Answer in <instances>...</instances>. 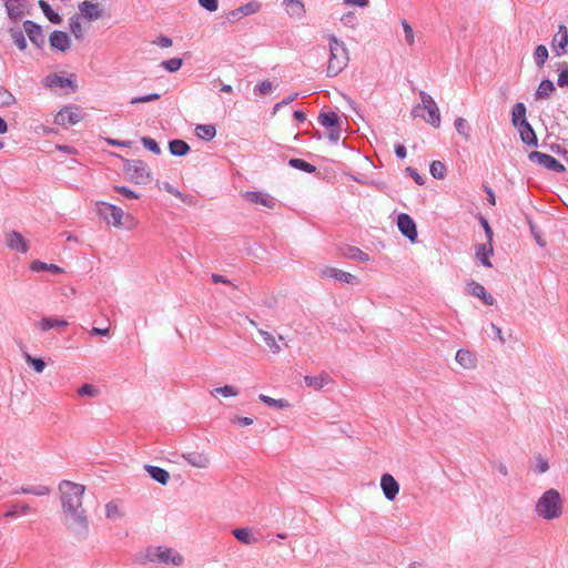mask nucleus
<instances>
[{
	"label": "nucleus",
	"mask_w": 568,
	"mask_h": 568,
	"mask_svg": "<svg viewBox=\"0 0 568 568\" xmlns=\"http://www.w3.org/2000/svg\"><path fill=\"white\" fill-rule=\"evenodd\" d=\"M62 521L77 538H84L89 531V519L82 505L85 487L69 480L59 485Z\"/></svg>",
	"instance_id": "obj_1"
},
{
	"label": "nucleus",
	"mask_w": 568,
	"mask_h": 568,
	"mask_svg": "<svg viewBox=\"0 0 568 568\" xmlns=\"http://www.w3.org/2000/svg\"><path fill=\"white\" fill-rule=\"evenodd\" d=\"M562 513L564 498L555 488L546 490L536 501L535 514L545 520L558 519Z\"/></svg>",
	"instance_id": "obj_2"
},
{
	"label": "nucleus",
	"mask_w": 568,
	"mask_h": 568,
	"mask_svg": "<svg viewBox=\"0 0 568 568\" xmlns=\"http://www.w3.org/2000/svg\"><path fill=\"white\" fill-rule=\"evenodd\" d=\"M329 57L327 61L326 74L336 77L348 64L349 52L344 41L337 39L334 34L327 36Z\"/></svg>",
	"instance_id": "obj_3"
},
{
	"label": "nucleus",
	"mask_w": 568,
	"mask_h": 568,
	"mask_svg": "<svg viewBox=\"0 0 568 568\" xmlns=\"http://www.w3.org/2000/svg\"><path fill=\"white\" fill-rule=\"evenodd\" d=\"M97 205L99 215L114 227L131 230L138 225L136 220L119 206L103 201L98 202Z\"/></svg>",
	"instance_id": "obj_4"
},
{
	"label": "nucleus",
	"mask_w": 568,
	"mask_h": 568,
	"mask_svg": "<svg viewBox=\"0 0 568 568\" xmlns=\"http://www.w3.org/2000/svg\"><path fill=\"white\" fill-rule=\"evenodd\" d=\"M146 559L151 562H161L165 565L180 566L183 562V556L172 548L153 547L146 550Z\"/></svg>",
	"instance_id": "obj_5"
},
{
	"label": "nucleus",
	"mask_w": 568,
	"mask_h": 568,
	"mask_svg": "<svg viewBox=\"0 0 568 568\" xmlns=\"http://www.w3.org/2000/svg\"><path fill=\"white\" fill-rule=\"evenodd\" d=\"M83 119L79 106L70 105L62 108L54 118V123L63 128L78 124Z\"/></svg>",
	"instance_id": "obj_6"
},
{
	"label": "nucleus",
	"mask_w": 568,
	"mask_h": 568,
	"mask_svg": "<svg viewBox=\"0 0 568 568\" xmlns=\"http://www.w3.org/2000/svg\"><path fill=\"white\" fill-rule=\"evenodd\" d=\"M125 171L131 176V180L138 184L151 181L150 168L142 161L129 162L125 166Z\"/></svg>",
	"instance_id": "obj_7"
},
{
	"label": "nucleus",
	"mask_w": 568,
	"mask_h": 568,
	"mask_svg": "<svg viewBox=\"0 0 568 568\" xmlns=\"http://www.w3.org/2000/svg\"><path fill=\"white\" fill-rule=\"evenodd\" d=\"M420 108H423L428 114L425 120L434 128H439L442 121L439 109L430 95L423 94L422 105H419L416 110Z\"/></svg>",
	"instance_id": "obj_8"
},
{
	"label": "nucleus",
	"mask_w": 568,
	"mask_h": 568,
	"mask_svg": "<svg viewBox=\"0 0 568 568\" xmlns=\"http://www.w3.org/2000/svg\"><path fill=\"white\" fill-rule=\"evenodd\" d=\"M529 160L538 163L539 165L545 166L548 170L555 171V172L561 173V172H565V170H566L565 165L561 164L554 156L538 152V151H532L529 154Z\"/></svg>",
	"instance_id": "obj_9"
},
{
	"label": "nucleus",
	"mask_w": 568,
	"mask_h": 568,
	"mask_svg": "<svg viewBox=\"0 0 568 568\" xmlns=\"http://www.w3.org/2000/svg\"><path fill=\"white\" fill-rule=\"evenodd\" d=\"M318 276L322 278H333L345 284H353L357 280L354 274L333 266L322 267L318 272Z\"/></svg>",
	"instance_id": "obj_10"
},
{
	"label": "nucleus",
	"mask_w": 568,
	"mask_h": 568,
	"mask_svg": "<svg viewBox=\"0 0 568 568\" xmlns=\"http://www.w3.org/2000/svg\"><path fill=\"white\" fill-rule=\"evenodd\" d=\"M78 9L81 17L89 21L102 19L104 16V10L102 6L98 2L94 3L90 0H84L80 2Z\"/></svg>",
	"instance_id": "obj_11"
},
{
	"label": "nucleus",
	"mask_w": 568,
	"mask_h": 568,
	"mask_svg": "<svg viewBox=\"0 0 568 568\" xmlns=\"http://www.w3.org/2000/svg\"><path fill=\"white\" fill-rule=\"evenodd\" d=\"M397 226H398L399 231L407 239H409L413 242L416 240V237H417L416 224L409 215H407L405 213L399 214L398 219H397Z\"/></svg>",
	"instance_id": "obj_12"
},
{
	"label": "nucleus",
	"mask_w": 568,
	"mask_h": 568,
	"mask_svg": "<svg viewBox=\"0 0 568 568\" xmlns=\"http://www.w3.org/2000/svg\"><path fill=\"white\" fill-rule=\"evenodd\" d=\"M382 490L388 500H394L399 493V485L390 474H384L381 478Z\"/></svg>",
	"instance_id": "obj_13"
},
{
	"label": "nucleus",
	"mask_w": 568,
	"mask_h": 568,
	"mask_svg": "<svg viewBox=\"0 0 568 568\" xmlns=\"http://www.w3.org/2000/svg\"><path fill=\"white\" fill-rule=\"evenodd\" d=\"M567 45L568 30L564 24H560L558 32L552 38L551 48L557 53V55H561L565 53Z\"/></svg>",
	"instance_id": "obj_14"
},
{
	"label": "nucleus",
	"mask_w": 568,
	"mask_h": 568,
	"mask_svg": "<svg viewBox=\"0 0 568 568\" xmlns=\"http://www.w3.org/2000/svg\"><path fill=\"white\" fill-rule=\"evenodd\" d=\"M242 196L250 203L262 205L267 209L275 206V201L268 194L262 192H245Z\"/></svg>",
	"instance_id": "obj_15"
},
{
	"label": "nucleus",
	"mask_w": 568,
	"mask_h": 568,
	"mask_svg": "<svg viewBox=\"0 0 568 568\" xmlns=\"http://www.w3.org/2000/svg\"><path fill=\"white\" fill-rule=\"evenodd\" d=\"M467 292L468 294L480 298L483 303L486 305L490 306L494 305L495 303L494 297L489 293H487L486 288L475 281H471L467 284Z\"/></svg>",
	"instance_id": "obj_16"
},
{
	"label": "nucleus",
	"mask_w": 568,
	"mask_h": 568,
	"mask_svg": "<svg viewBox=\"0 0 568 568\" xmlns=\"http://www.w3.org/2000/svg\"><path fill=\"white\" fill-rule=\"evenodd\" d=\"M43 83H44L45 87H48L50 89L71 88L72 90H74L77 88V85H75V83H74V81L72 79L64 78V77H61V75H58V74H50V75L45 77Z\"/></svg>",
	"instance_id": "obj_17"
},
{
	"label": "nucleus",
	"mask_w": 568,
	"mask_h": 568,
	"mask_svg": "<svg viewBox=\"0 0 568 568\" xmlns=\"http://www.w3.org/2000/svg\"><path fill=\"white\" fill-rule=\"evenodd\" d=\"M183 458L193 467L196 468H207L211 463V458L207 454L204 453H197V452H191L183 455Z\"/></svg>",
	"instance_id": "obj_18"
},
{
	"label": "nucleus",
	"mask_w": 568,
	"mask_h": 568,
	"mask_svg": "<svg viewBox=\"0 0 568 568\" xmlns=\"http://www.w3.org/2000/svg\"><path fill=\"white\" fill-rule=\"evenodd\" d=\"M50 45L53 49L60 50V51H67L70 45L71 41L69 36L65 32L62 31H53L49 38Z\"/></svg>",
	"instance_id": "obj_19"
},
{
	"label": "nucleus",
	"mask_w": 568,
	"mask_h": 568,
	"mask_svg": "<svg viewBox=\"0 0 568 568\" xmlns=\"http://www.w3.org/2000/svg\"><path fill=\"white\" fill-rule=\"evenodd\" d=\"M24 31L28 34L31 42H33L37 47H40L44 43V34L39 26L31 21L24 22Z\"/></svg>",
	"instance_id": "obj_20"
},
{
	"label": "nucleus",
	"mask_w": 568,
	"mask_h": 568,
	"mask_svg": "<svg viewBox=\"0 0 568 568\" xmlns=\"http://www.w3.org/2000/svg\"><path fill=\"white\" fill-rule=\"evenodd\" d=\"M6 243L8 247L17 250L18 252L26 253L28 251V245L19 232L12 231L8 233L6 236Z\"/></svg>",
	"instance_id": "obj_21"
},
{
	"label": "nucleus",
	"mask_w": 568,
	"mask_h": 568,
	"mask_svg": "<svg viewBox=\"0 0 568 568\" xmlns=\"http://www.w3.org/2000/svg\"><path fill=\"white\" fill-rule=\"evenodd\" d=\"M494 253L493 243L486 242L484 244H480L476 248V257L481 262V264L486 267H493V264L490 262V256Z\"/></svg>",
	"instance_id": "obj_22"
},
{
	"label": "nucleus",
	"mask_w": 568,
	"mask_h": 568,
	"mask_svg": "<svg viewBox=\"0 0 568 568\" xmlns=\"http://www.w3.org/2000/svg\"><path fill=\"white\" fill-rule=\"evenodd\" d=\"M261 9V3L257 2V1H250L239 8H236L235 10H232L230 12V16L233 17V18H241V17H244V16H250V14H254L256 12H258Z\"/></svg>",
	"instance_id": "obj_23"
},
{
	"label": "nucleus",
	"mask_w": 568,
	"mask_h": 568,
	"mask_svg": "<svg viewBox=\"0 0 568 568\" xmlns=\"http://www.w3.org/2000/svg\"><path fill=\"white\" fill-rule=\"evenodd\" d=\"M37 326L39 329L47 332L54 327H67L68 322L65 320L54 318V317H42L38 323Z\"/></svg>",
	"instance_id": "obj_24"
},
{
	"label": "nucleus",
	"mask_w": 568,
	"mask_h": 568,
	"mask_svg": "<svg viewBox=\"0 0 568 568\" xmlns=\"http://www.w3.org/2000/svg\"><path fill=\"white\" fill-rule=\"evenodd\" d=\"M233 536L244 545H253L257 541L251 528H236L232 531Z\"/></svg>",
	"instance_id": "obj_25"
},
{
	"label": "nucleus",
	"mask_w": 568,
	"mask_h": 568,
	"mask_svg": "<svg viewBox=\"0 0 568 568\" xmlns=\"http://www.w3.org/2000/svg\"><path fill=\"white\" fill-rule=\"evenodd\" d=\"M456 361L464 368H474L476 366V357L468 349H459L456 353Z\"/></svg>",
	"instance_id": "obj_26"
},
{
	"label": "nucleus",
	"mask_w": 568,
	"mask_h": 568,
	"mask_svg": "<svg viewBox=\"0 0 568 568\" xmlns=\"http://www.w3.org/2000/svg\"><path fill=\"white\" fill-rule=\"evenodd\" d=\"M521 141L528 145H536L537 144V136L535 134V131L530 126V124L527 122L523 125L517 126Z\"/></svg>",
	"instance_id": "obj_27"
},
{
	"label": "nucleus",
	"mask_w": 568,
	"mask_h": 568,
	"mask_svg": "<svg viewBox=\"0 0 568 568\" xmlns=\"http://www.w3.org/2000/svg\"><path fill=\"white\" fill-rule=\"evenodd\" d=\"M318 122L326 129L335 128L341 124V118L333 111L322 112Z\"/></svg>",
	"instance_id": "obj_28"
},
{
	"label": "nucleus",
	"mask_w": 568,
	"mask_h": 568,
	"mask_svg": "<svg viewBox=\"0 0 568 568\" xmlns=\"http://www.w3.org/2000/svg\"><path fill=\"white\" fill-rule=\"evenodd\" d=\"M195 135L199 139L211 141L216 135V129L212 124H199L195 126Z\"/></svg>",
	"instance_id": "obj_29"
},
{
	"label": "nucleus",
	"mask_w": 568,
	"mask_h": 568,
	"mask_svg": "<svg viewBox=\"0 0 568 568\" xmlns=\"http://www.w3.org/2000/svg\"><path fill=\"white\" fill-rule=\"evenodd\" d=\"M145 469L154 480H156L158 483H160L162 485H165L170 479L169 473L161 467L146 466Z\"/></svg>",
	"instance_id": "obj_30"
},
{
	"label": "nucleus",
	"mask_w": 568,
	"mask_h": 568,
	"mask_svg": "<svg viewBox=\"0 0 568 568\" xmlns=\"http://www.w3.org/2000/svg\"><path fill=\"white\" fill-rule=\"evenodd\" d=\"M513 124L517 128L527 123L526 121V106L524 103L518 102L513 108Z\"/></svg>",
	"instance_id": "obj_31"
},
{
	"label": "nucleus",
	"mask_w": 568,
	"mask_h": 568,
	"mask_svg": "<svg viewBox=\"0 0 568 568\" xmlns=\"http://www.w3.org/2000/svg\"><path fill=\"white\" fill-rule=\"evenodd\" d=\"M283 4L291 17H301L304 13V4L301 0H284Z\"/></svg>",
	"instance_id": "obj_32"
},
{
	"label": "nucleus",
	"mask_w": 568,
	"mask_h": 568,
	"mask_svg": "<svg viewBox=\"0 0 568 568\" xmlns=\"http://www.w3.org/2000/svg\"><path fill=\"white\" fill-rule=\"evenodd\" d=\"M171 154L175 156L185 155L190 151L189 144L183 140H173L169 143Z\"/></svg>",
	"instance_id": "obj_33"
},
{
	"label": "nucleus",
	"mask_w": 568,
	"mask_h": 568,
	"mask_svg": "<svg viewBox=\"0 0 568 568\" xmlns=\"http://www.w3.org/2000/svg\"><path fill=\"white\" fill-rule=\"evenodd\" d=\"M6 8L11 18H20L23 12L22 0H6Z\"/></svg>",
	"instance_id": "obj_34"
},
{
	"label": "nucleus",
	"mask_w": 568,
	"mask_h": 568,
	"mask_svg": "<svg viewBox=\"0 0 568 568\" xmlns=\"http://www.w3.org/2000/svg\"><path fill=\"white\" fill-rule=\"evenodd\" d=\"M239 388L235 387V386H232V385H225V386H222V387H216V388H213L211 390V395L213 397H219V396H222V397H235L239 395Z\"/></svg>",
	"instance_id": "obj_35"
},
{
	"label": "nucleus",
	"mask_w": 568,
	"mask_h": 568,
	"mask_svg": "<svg viewBox=\"0 0 568 568\" xmlns=\"http://www.w3.org/2000/svg\"><path fill=\"white\" fill-rule=\"evenodd\" d=\"M304 382L308 387L321 389L328 383V376L326 374H320L318 376H305Z\"/></svg>",
	"instance_id": "obj_36"
},
{
	"label": "nucleus",
	"mask_w": 568,
	"mask_h": 568,
	"mask_svg": "<svg viewBox=\"0 0 568 568\" xmlns=\"http://www.w3.org/2000/svg\"><path fill=\"white\" fill-rule=\"evenodd\" d=\"M105 517L108 519H118L123 516L121 505L118 501H109L105 507Z\"/></svg>",
	"instance_id": "obj_37"
},
{
	"label": "nucleus",
	"mask_w": 568,
	"mask_h": 568,
	"mask_svg": "<svg viewBox=\"0 0 568 568\" xmlns=\"http://www.w3.org/2000/svg\"><path fill=\"white\" fill-rule=\"evenodd\" d=\"M258 334L262 336L264 343L268 346L272 353L277 354L281 352V346L278 345L276 338L268 332L258 329Z\"/></svg>",
	"instance_id": "obj_38"
},
{
	"label": "nucleus",
	"mask_w": 568,
	"mask_h": 568,
	"mask_svg": "<svg viewBox=\"0 0 568 568\" xmlns=\"http://www.w3.org/2000/svg\"><path fill=\"white\" fill-rule=\"evenodd\" d=\"M554 83L550 80H544L540 82L536 95L538 99H546L554 92Z\"/></svg>",
	"instance_id": "obj_39"
},
{
	"label": "nucleus",
	"mask_w": 568,
	"mask_h": 568,
	"mask_svg": "<svg viewBox=\"0 0 568 568\" xmlns=\"http://www.w3.org/2000/svg\"><path fill=\"white\" fill-rule=\"evenodd\" d=\"M31 268H32V271H36V272L49 271V272H52V273H55V274L62 273V268L59 267L58 265H55V264H45V263L40 262V261H34L31 264Z\"/></svg>",
	"instance_id": "obj_40"
},
{
	"label": "nucleus",
	"mask_w": 568,
	"mask_h": 568,
	"mask_svg": "<svg viewBox=\"0 0 568 568\" xmlns=\"http://www.w3.org/2000/svg\"><path fill=\"white\" fill-rule=\"evenodd\" d=\"M429 172L435 179H444L446 176V166L442 161H433L430 163Z\"/></svg>",
	"instance_id": "obj_41"
},
{
	"label": "nucleus",
	"mask_w": 568,
	"mask_h": 568,
	"mask_svg": "<svg viewBox=\"0 0 568 568\" xmlns=\"http://www.w3.org/2000/svg\"><path fill=\"white\" fill-rule=\"evenodd\" d=\"M258 398L261 402H263L264 404H266L271 407H276V408L283 409V408H287L290 406V404L284 399H275L267 395L261 394L258 396Z\"/></svg>",
	"instance_id": "obj_42"
},
{
	"label": "nucleus",
	"mask_w": 568,
	"mask_h": 568,
	"mask_svg": "<svg viewBox=\"0 0 568 568\" xmlns=\"http://www.w3.org/2000/svg\"><path fill=\"white\" fill-rule=\"evenodd\" d=\"M288 163L291 166L305 171L307 173H313L316 170L314 165L302 159H291Z\"/></svg>",
	"instance_id": "obj_43"
},
{
	"label": "nucleus",
	"mask_w": 568,
	"mask_h": 568,
	"mask_svg": "<svg viewBox=\"0 0 568 568\" xmlns=\"http://www.w3.org/2000/svg\"><path fill=\"white\" fill-rule=\"evenodd\" d=\"M534 57H535L536 63L539 67H542L545 64L546 60L548 59V50H547V48L545 45H542V44L537 45L536 49H535Z\"/></svg>",
	"instance_id": "obj_44"
},
{
	"label": "nucleus",
	"mask_w": 568,
	"mask_h": 568,
	"mask_svg": "<svg viewBox=\"0 0 568 568\" xmlns=\"http://www.w3.org/2000/svg\"><path fill=\"white\" fill-rule=\"evenodd\" d=\"M455 129L464 138L465 141L469 140V126L465 119L457 118L455 120Z\"/></svg>",
	"instance_id": "obj_45"
},
{
	"label": "nucleus",
	"mask_w": 568,
	"mask_h": 568,
	"mask_svg": "<svg viewBox=\"0 0 568 568\" xmlns=\"http://www.w3.org/2000/svg\"><path fill=\"white\" fill-rule=\"evenodd\" d=\"M39 6L40 8L42 9L43 13L45 14V17L53 23H59L60 22V17L58 13H55L51 7L43 0H40L39 1Z\"/></svg>",
	"instance_id": "obj_46"
},
{
	"label": "nucleus",
	"mask_w": 568,
	"mask_h": 568,
	"mask_svg": "<svg viewBox=\"0 0 568 568\" xmlns=\"http://www.w3.org/2000/svg\"><path fill=\"white\" fill-rule=\"evenodd\" d=\"M26 358V362L37 372V373H42L43 369L45 368V363L43 362L42 358H37V357H32L31 355L29 354H26L24 356Z\"/></svg>",
	"instance_id": "obj_47"
},
{
	"label": "nucleus",
	"mask_w": 568,
	"mask_h": 568,
	"mask_svg": "<svg viewBox=\"0 0 568 568\" xmlns=\"http://www.w3.org/2000/svg\"><path fill=\"white\" fill-rule=\"evenodd\" d=\"M162 67L170 72H175L182 67V59L173 58V59L163 61Z\"/></svg>",
	"instance_id": "obj_48"
},
{
	"label": "nucleus",
	"mask_w": 568,
	"mask_h": 568,
	"mask_svg": "<svg viewBox=\"0 0 568 568\" xmlns=\"http://www.w3.org/2000/svg\"><path fill=\"white\" fill-rule=\"evenodd\" d=\"M70 30L77 39H82L83 28L78 18H72L70 20Z\"/></svg>",
	"instance_id": "obj_49"
},
{
	"label": "nucleus",
	"mask_w": 568,
	"mask_h": 568,
	"mask_svg": "<svg viewBox=\"0 0 568 568\" xmlns=\"http://www.w3.org/2000/svg\"><path fill=\"white\" fill-rule=\"evenodd\" d=\"M16 101L14 97L4 88H0V106H9Z\"/></svg>",
	"instance_id": "obj_50"
},
{
	"label": "nucleus",
	"mask_w": 568,
	"mask_h": 568,
	"mask_svg": "<svg viewBox=\"0 0 568 568\" xmlns=\"http://www.w3.org/2000/svg\"><path fill=\"white\" fill-rule=\"evenodd\" d=\"M402 27H403V30H404V33H405L406 42L409 45H413L415 43V37H414L413 28L410 27V24L406 20L402 21Z\"/></svg>",
	"instance_id": "obj_51"
},
{
	"label": "nucleus",
	"mask_w": 568,
	"mask_h": 568,
	"mask_svg": "<svg viewBox=\"0 0 568 568\" xmlns=\"http://www.w3.org/2000/svg\"><path fill=\"white\" fill-rule=\"evenodd\" d=\"M21 491L23 494H33L37 496H44L50 493V488L47 486H39V487L22 488Z\"/></svg>",
	"instance_id": "obj_52"
},
{
	"label": "nucleus",
	"mask_w": 568,
	"mask_h": 568,
	"mask_svg": "<svg viewBox=\"0 0 568 568\" xmlns=\"http://www.w3.org/2000/svg\"><path fill=\"white\" fill-rule=\"evenodd\" d=\"M160 98H161V94H159V93H151V94H148V95H144V97L133 98L130 101V104L134 105V104H139V103H146V102L159 100Z\"/></svg>",
	"instance_id": "obj_53"
},
{
	"label": "nucleus",
	"mask_w": 568,
	"mask_h": 568,
	"mask_svg": "<svg viewBox=\"0 0 568 568\" xmlns=\"http://www.w3.org/2000/svg\"><path fill=\"white\" fill-rule=\"evenodd\" d=\"M142 143L143 145L150 150L151 152H153L154 154H160L161 153V149L158 144V142L151 138H142Z\"/></svg>",
	"instance_id": "obj_54"
},
{
	"label": "nucleus",
	"mask_w": 568,
	"mask_h": 568,
	"mask_svg": "<svg viewBox=\"0 0 568 568\" xmlns=\"http://www.w3.org/2000/svg\"><path fill=\"white\" fill-rule=\"evenodd\" d=\"M113 189L126 199H139V194L126 186L114 185Z\"/></svg>",
	"instance_id": "obj_55"
},
{
	"label": "nucleus",
	"mask_w": 568,
	"mask_h": 568,
	"mask_svg": "<svg viewBox=\"0 0 568 568\" xmlns=\"http://www.w3.org/2000/svg\"><path fill=\"white\" fill-rule=\"evenodd\" d=\"M78 394L80 396H95L97 395V389L90 385V384H83L79 389H78Z\"/></svg>",
	"instance_id": "obj_56"
},
{
	"label": "nucleus",
	"mask_w": 568,
	"mask_h": 568,
	"mask_svg": "<svg viewBox=\"0 0 568 568\" xmlns=\"http://www.w3.org/2000/svg\"><path fill=\"white\" fill-rule=\"evenodd\" d=\"M199 4L207 11H216L219 8L217 0H199Z\"/></svg>",
	"instance_id": "obj_57"
},
{
	"label": "nucleus",
	"mask_w": 568,
	"mask_h": 568,
	"mask_svg": "<svg viewBox=\"0 0 568 568\" xmlns=\"http://www.w3.org/2000/svg\"><path fill=\"white\" fill-rule=\"evenodd\" d=\"M13 41L20 50H24L27 48V41L22 32L13 33Z\"/></svg>",
	"instance_id": "obj_58"
},
{
	"label": "nucleus",
	"mask_w": 568,
	"mask_h": 568,
	"mask_svg": "<svg viewBox=\"0 0 568 568\" xmlns=\"http://www.w3.org/2000/svg\"><path fill=\"white\" fill-rule=\"evenodd\" d=\"M257 89L262 95H266L273 91V84L271 81L265 80L257 85Z\"/></svg>",
	"instance_id": "obj_59"
},
{
	"label": "nucleus",
	"mask_w": 568,
	"mask_h": 568,
	"mask_svg": "<svg viewBox=\"0 0 568 568\" xmlns=\"http://www.w3.org/2000/svg\"><path fill=\"white\" fill-rule=\"evenodd\" d=\"M557 83L559 87H568V68L561 70V72L558 75Z\"/></svg>",
	"instance_id": "obj_60"
},
{
	"label": "nucleus",
	"mask_w": 568,
	"mask_h": 568,
	"mask_svg": "<svg viewBox=\"0 0 568 568\" xmlns=\"http://www.w3.org/2000/svg\"><path fill=\"white\" fill-rule=\"evenodd\" d=\"M328 130H329V132H328L329 140H332L333 142H337L341 138V124L338 126L331 128Z\"/></svg>",
	"instance_id": "obj_61"
},
{
	"label": "nucleus",
	"mask_w": 568,
	"mask_h": 568,
	"mask_svg": "<svg viewBox=\"0 0 568 568\" xmlns=\"http://www.w3.org/2000/svg\"><path fill=\"white\" fill-rule=\"evenodd\" d=\"M161 48H170L172 45V39L165 36H161L158 38L155 42Z\"/></svg>",
	"instance_id": "obj_62"
},
{
	"label": "nucleus",
	"mask_w": 568,
	"mask_h": 568,
	"mask_svg": "<svg viewBox=\"0 0 568 568\" xmlns=\"http://www.w3.org/2000/svg\"><path fill=\"white\" fill-rule=\"evenodd\" d=\"M353 258H356L361 262H368L371 258H369V255L363 251H361L359 248H356L354 254H353Z\"/></svg>",
	"instance_id": "obj_63"
},
{
	"label": "nucleus",
	"mask_w": 568,
	"mask_h": 568,
	"mask_svg": "<svg viewBox=\"0 0 568 568\" xmlns=\"http://www.w3.org/2000/svg\"><path fill=\"white\" fill-rule=\"evenodd\" d=\"M481 225H483V227L485 230V233H486V236H487V242H493V230L489 226V224H488L486 219H481Z\"/></svg>",
	"instance_id": "obj_64"
}]
</instances>
